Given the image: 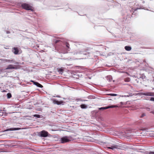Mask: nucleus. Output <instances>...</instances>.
Returning a JSON list of instances; mask_svg holds the SVG:
<instances>
[{"mask_svg": "<svg viewBox=\"0 0 154 154\" xmlns=\"http://www.w3.org/2000/svg\"><path fill=\"white\" fill-rule=\"evenodd\" d=\"M22 8L27 11H33L34 8L30 5L26 3H22L21 4Z\"/></svg>", "mask_w": 154, "mask_h": 154, "instance_id": "nucleus-1", "label": "nucleus"}, {"mask_svg": "<svg viewBox=\"0 0 154 154\" xmlns=\"http://www.w3.org/2000/svg\"><path fill=\"white\" fill-rule=\"evenodd\" d=\"M72 140L71 136H65L61 139V142L63 143L69 142Z\"/></svg>", "mask_w": 154, "mask_h": 154, "instance_id": "nucleus-2", "label": "nucleus"}, {"mask_svg": "<svg viewBox=\"0 0 154 154\" xmlns=\"http://www.w3.org/2000/svg\"><path fill=\"white\" fill-rule=\"evenodd\" d=\"M121 104L122 105H124V106H122L123 107H129L132 106V105L131 104V103L129 101H128L124 103H123L122 102H121Z\"/></svg>", "mask_w": 154, "mask_h": 154, "instance_id": "nucleus-3", "label": "nucleus"}, {"mask_svg": "<svg viewBox=\"0 0 154 154\" xmlns=\"http://www.w3.org/2000/svg\"><path fill=\"white\" fill-rule=\"evenodd\" d=\"M40 135L41 137H47L48 136V132L44 130L40 132Z\"/></svg>", "mask_w": 154, "mask_h": 154, "instance_id": "nucleus-4", "label": "nucleus"}, {"mask_svg": "<svg viewBox=\"0 0 154 154\" xmlns=\"http://www.w3.org/2000/svg\"><path fill=\"white\" fill-rule=\"evenodd\" d=\"M12 51L15 54L17 55L19 54V50L17 47H14L12 48Z\"/></svg>", "mask_w": 154, "mask_h": 154, "instance_id": "nucleus-5", "label": "nucleus"}, {"mask_svg": "<svg viewBox=\"0 0 154 154\" xmlns=\"http://www.w3.org/2000/svg\"><path fill=\"white\" fill-rule=\"evenodd\" d=\"M141 94L142 95L148 96H153L154 95V94L151 92H146L145 93H142Z\"/></svg>", "mask_w": 154, "mask_h": 154, "instance_id": "nucleus-6", "label": "nucleus"}, {"mask_svg": "<svg viewBox=\"0 0 154 154\" xmlns=\"http://www.w3.org/2000/svg\"><path fill=\"white\" fill-rule=\"evenodd\" d=\"M115 105H112L111 106H106L104 107H102L99 108L100 110H104L106 109L109 108H112L113 107H115Z\"/></svg>", "mask_w": 154, "mask_h": 154, "instance_id": "nucleus-7", "label": "nucleus"}, {"mask_svg": "<svg viewBox=\"0 0 154 154\" xmlns=\"http://www.w3.org/2000/svg\"><path fill=\"white\" fill-rule=\"evenodd\" d=\"M63 101H58L56 100H53V103L54 104H57L58 105L61 104L63 103Z\"/></svg>", "mask_w": 154, "mask_h": 154, "instance_id": "nucleus-8", "label": "nucleus"}, {"mask_svg": "<svg viewBox=\"0 0 154 154\" xmlns=\"http://www.w3.org/2000/svg\"><path fill=\"white\" fill-rule=\"evenodd\" d=\"M31 82H33L34 84L39 87L42 88L43 87L42 85L37 82H35L34 81L32 80H31Z\"/></svg>", "mask_w": 154, "mask_h": 154, "instance_id": "nucleus-9", "label": "nucleus"}, {"mask_svg": "<svg viewBox=\"0 0 154 154\" xmlns=\"http://www.w3.org/2000/svg\"><path fill=\"white\" fill-rule=\"evenodd\" d=\"M16 67V66H14L13 65L10 64L8 66L6 69H17V68Z\"/></svg>", "mask_w": 154, "mask_h": 154, "instance_id": "nucleus-10", "label": "nucleus"}, {"mask_svg": "<svg viewBox=\"0 0 154 154\" xmlns=\"http://www.w3.org/2000/svg\"><path fill=\"white\" fill-rule=\"evenodd\" d=\"M57 70L58 72H59L60 73L62 74L63 73V72L64 69H63V68L61 67V68H58L57 69Z\"/></svg>", "mask_w": 154, "mask_h": 154, "instance_id": "nucleus-11", "label": "nucleus"}, {"mask_svg": "<svg viewBox=\"0 0 154 154\" xmlns=\"http://www.w3.org/2000/svg\"><path fill=\"white\" fill-rule=\"evenodd\" d=\"M20 128H11L10 129H7L5 131H14V130H19L20 129Z\"/></svg>", "mask_w": 154, "mask_h": 154, "instance_id": "nucleus-12", "label": "nucleus"}, {"mask_svg": "<svg viewBox=\"0 0 154 154\" xmlns=\"http://www.w3.org/2000/svg\"><path fill=\"white\" fill-rule=\"evenodd\" d=\"M125 49L127 51H130L131 50V47L129 46H125Z\"/></svg>", "mask_w": 154, "mask_h": 154, "instance_id": "nucleus-13", "label": "nucleus"}, {"mask_svg": "<svg viewBox=\"0 0 154 154\" xmlns=\"http://www.w3.org/2000/svg\"><path fill=\"white\" fill-rule=\"evenodd\" d=\"M80 106L82 109H86L87 108V105L85 104H82L80 105Z\"/></svg>", "mask_w": 154, "mask_h": 154, "instance_id": "nucleus-14", "label": "nucleus"}, {"mask_svg": "<svg viewBox=\"0 0 154 154\" xmlns=\"http://www.w3.org/2000/svg\"><path fill=\"white\" fill-rule=\"evenodd\" d=\"M83 51L87 52L88 54L90 53V51L89 49L88 48H86L84 49Z\"/></svg>", "mask_w": 154, "mask_h": 154, "instance_id": "nucleus-15", "label": "nucleus"}, {"mask_svg": "<svg viewBox=\"0 0 154 154\" xmlns=\"http://www.w3.org/2000/svg\"><path fill=\"white\" fill-rule=\"evenodd\" d=\"M124 81L125 82H129L130 81V79L129 78H127L124 79Z\"/></svg>", "mask_w": 154, "mask_h": 154, "instance_id": "nucleus-16", "label": "nucleus"}, {"mask_svg": "<svg viewBox=\"0 0 154 154\" xmlns=\"http://www.w3.org/2000/svg\"><path fill=\"white\" fill-rule=\"evenodd\" d=\"M33 116L35 117H36L37 118H40V115H37V114H35L33 115Z\"/></svg>", "mask_w": 154, "mask_h": 154, "instance_id": "nucleus-17", "label": "nucleus"}, {"mask_svg": "<svg viewBox=\"0 0 154 154\" xmlns=\"http://www.w3.org/2000/svg\"><path fill=\"white\" fill-rule=\"evenodd\" d=\"M116 147L115 146H112L110 147H108V149H114Z\"/></svg>", "mask_w": 154, "mask_h": 154, "instance_id": "nucleus-18", "label": "nucleus"}, {"mask_svg": "<svg viewBox=\"0 0 154 154\" xmlns=\"http://www.w3.org/2000/svg\"><path fill=\"white\" fill-rule=\"evenodd\" d=\"M123 133L122 132H120L119 134L116 133V136L119 137L121 136V135H122Z\"/></svg>", "mask_w": 154, "mask_h": 154, "instance_id": "nucleus-19", "label": "nucleus"}, {"mask_svg": "<svg viewBox=\"0 0 154 154\" xmlns=\"http://www.w3.org/2000/svg\"><path fill=\"white\" fill-rule=\"evenodd\" d=\"M66 47L68 48H69V43H68L67 42H66Z\"/></svg>", "mask_w": 154, "mask_h": 154, "instance_id": "nucleus-20", "label": "nucleus"}, {"mask_svg": "<svg viewBox=\"0 0 154 154\" xmlns=\"http://www.w3.org/2000/svg\"><path fill=\"white\" fill-rule=\"evenodd\" d=\"M8 97V98H10L11 97V95L10 93H8L7 94Z\"/></svg>", "mask_w": 154, "mask_h": 154, "instance_id": "nucleus-21", "label": "nucleus"}, {"mask_svg": "<svg viewBox=\"0 0 154 154\" xmlns=\"http://www.w3.org/2000/svg\"><path fill=\"white\" fill-rule=\"evenodd\" d=\"M6 60L7 61L9 62H13L14 61L13 60Z\"/></svg>", "mask_w": 154, "mask_h": 154, "instance_id": "nucleus-22", "label": "nucleus"}, {"mask_svg": "<svg viewBox=\"0 0 154 154\" xmlns=\"http://www.w3.org/2000/svg\"><path fill=\"white\" fill-rule=\"evenodd\" d=\"M150 100L151 101H154V97H151Z\"/></svg>", "mask_w": 154, "mask_h": 154, "instance_id": "nucleus-23", "label": "nucleus"}, {"mask_svg": "<svg viewBox=\"0 0 154 154\" xmlns=\"http://www.w3.org/2000/svg\"><path fill=\"white\" fill-rule=\"evenodd\" d=\"M146 110L147 111H149L150 110V109L149 108H146Z\"/></svg>", "mask_w": 154, "mask_h": 154, "instance_id": "nucleus-24", "label": "nucleus"}, {"mask_svg": "<svg viewBox=\"0 0 154 154\" xmlns=\"http://www.w3.org/2000/svg\"><path fill=\"white\" fill-rule=\"evenodd\" d=\"M149 154H154V152H149Z\"/></svg>", "mask_w": 154, "mask_h": 154, "instance_id": "nucleus-25", "label": "nucleus"}, {"mask_svg": "<svg viewBox=\"0 0 154 154\" xmlns=\"http://www.w3.org/2000/svg\"><path fill=\"white\" fill-rule=\"evenodd\" d=\"M109 95L112 96H116V94H111Z\"/></svg>", "mask_w": 154, "mask_h": 154, "instance_id": "nucleus-26", "label": "nucleus"}, {"mask_svg": "<svg viewBox=\"0 0 154 154\" xmlns=\"http://www.w3.org/2000/svg\"><path fill=\"white\" fill-rule=\"evenodd\" d=\"M116 149H121L120 148H119L118 146L117 145H116Z\"/></svg>", "mask_w": 154, "mask_h": 154, "instance_id": "nucleus-27", "label": "nucleus"}, {"mask_svg": "<svg viewBox=\"0 0 154 154\" xmlns=\"http://www.w3.org/2000/svg\"><path fill=\"white\" fill-rule=\"evenodd\" d=\"M145 116V114L144 113L142 115L141 117H143Z\"/></svg>", "mask_w": 154, "mask_h": 154, "instance_id": "nucleus-28", "label": "nucleus"}, {"mask_svg": "<svg viewBox=\"0 0 154 154\" xmlns=\"http://www.w3.org/2000/svg\"><path fill=\"white\" fill-rule=\"evenodd\" d=\"M77 101L78 100H80V101H82V100H81V99H77Z\"/></svg>", "mask_w": 154, "mask_h": 154, "instance_id": "nucleus-29", "label": "nucleus"}, {"mask_svg": "<svg viewBox=\"0 0 154 154\" xmlns=\"http://www.w3.org/2000/svg\"><path fill=\"white\" fill-rule=\"evenodd\" d=\"M150 112L154 114V111H151Z\"/></svg>", "mask_w": 154, "mask_h": 154, "instance_id": "nucleus-30", "label": "nucleus"}, {"mask_svg": "<svg viewBox=\"0 0 154 154\" xmlns=\"http://www.w3.org/2000/svg\"><path fill=\"white\" fill-rule=\"evenodd\" d=\"M59 42V40H56V41H55V43H57V42Z\"/></svg>", "mask_w": 154, "mask_h": 154, "instance_id": "nucleus-31", "label": "nucleus"}, {"mask_svg": "<svg viewBox=\"0 0 154 154\" xmlns=\"http://www.w3.org/2000/svg\"><path fill=\"white\" fill-rule=\"evenodd\" d=\"M2 111V110L0 109V113Z\"/></svg>", "mask_w": 154, "mask_h": 154, "instance_id": "nucleus-32", "label": "nucleus"}, {"mask_svg": "<svg viewBox=\"0 0 154 154\" xmlns=\"http://www.w3.org/2000/svg\"><path fill=\"white\" fill-rule=\"evenodd\" d=\"M125 72L126 73L128 74V73L127 72Z\"/></svg>", "mask_w": 154, "mask_h": 154, "instance_id": "nucleus-33", "label": "nucleus"}, {"mask_svg": "<svg viewBox=\"0 0 154 154\" xmlns=\"http://www.w3.org/2000/svg\"><path fill=\"white\" fill-rule=\"evenodd\" d=\"M116 107H118V106L116 105Z\"/></svg>", "mask_w": 154, "mask_h": 154, "instance_id": "nucleus-34", "label": "nucleus"}, {"mask_svg": "<svg viewBox=\"0 0 154 154\" xmlns=\"http://www.w3.org/2000/svg\"><path fill=\"white\" fill-rule=\"evenodd\" d=\"M145 78V76H144V78Z\"/></svg>", "mask_w": 154, "mask_h": 154, "instance_id": "nucleus-35", "label": "nucleus"}]
</instances>
